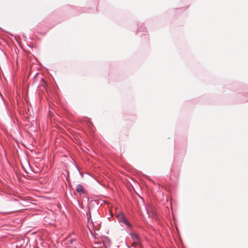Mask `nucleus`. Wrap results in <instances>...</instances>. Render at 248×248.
I'll use <instances>...</instances> for the list:
<instances>
[{"label":"nucleus","mask_w":248,"mask_h":248,"mask_svg":"<svg viewBox=\"0 0 248 248\" xmlns=\"http://www.w3.org/2000/svg\"><path fill=\"white\" fill-rule=\"evenodd\" d=\"M130 235L131 236V238L133 240V243H132V245L133 247H136L138 244L140 243V239L139 236L135 232H132L130 233Z\"/></svg>","instance_id":"2"},{"label":"nucleus","mask_w":248,"mask_h":248,"mask_svg":"<svg viewBox=\"0 0 248 248\" xmlns=\"http://www.w3.org/2000/svg\"><path fill=\"white\" fill-rule=\"evenodd\" d=\"M24 209H27V208H21V207H19V208H18L17 209H15L14 211H19V210H24Z\"/></svg>","instance_id":"4"},{"label":"nucleus","mask_w":248,"mask_h":248,"mask_svg":"<svg viewBox=\"0 0 248 248\" xmlns=\"http://www.w3.org/2000/svg\"><path fill=\"white\" fill-rule=\"evenodd\" d=\"M76 190L78 193H84V189L83 186L81 185H78L77 186Z\"/></svg>","instance_id":"3"},{"label":"nucleus","mask_w":248,"mask_h":248,"mask_svg":"<svg viewBox=\"0 0 248 248\" xmlns=\"http://www.w3.org/2000/svg\"><path fill=\"white\" fill-rule=\"evenodd\" d=\"M116 217L119 222L124 223L125 225H126L127 226L129 227L131 226L130 224L127 220L123 212H120V213L118 214L117 215Z\"/></svg>","instance_id":"1"}]
</instances>
